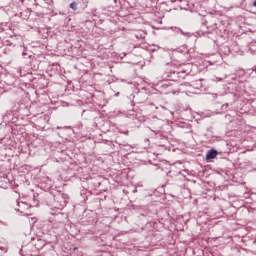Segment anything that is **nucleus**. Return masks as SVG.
<instances>
[{
  "instance_id": "1",
  "label": "nucleus",
  "mask_w": 256,
  "mask_h": 256,
  "mask_svg": "<svg viewBox=\"0 0 256 256\" xmlns=\"http://www.w3.org/2000/svg\"><path fill=\"white\" fill-rule=\"evenodd\" d=\"M217 153L218 152L215 149L208 151L206 154V161H211V159H215V157H217Z\"/></svg>"
},
{
  "instance_id": "2",
  "label": "nucleus",
  "mask_w": 256,
  "mask_h": 256,
  "mask_svg": "<svg viewBox=\"0 0 256 256\" xmlns=\"http://www.w3.org/2000/svg\"><path fill=\"white\" fill-rule=\"evenodd\" d=\"M29 219V224L30 225H35V223H37V218L35 217H31V218H28Z\"/></svg>"
},
{
  "instance_id": "3",
  "label": "nucleus",
  "mask_w": 256,
  "mask_h": 256,
  "mask_svg": "<svg viewBox=\"0 0 256 256\" xmlns=\"http://www.w3.org/2000/svg\"><path fill=\"white\" fill-rule=\"evenodd\" d=\"M70 9H72L73 11H77V2H72L70 4Z\"/></svg>"
},
{
  "instance_id": "4",
  "label": "nucleus",
  "mask_w": 256,
  "mask_h": 256,
  "mask_svg": "<svg viewBox=\"0 0 256 256\" xmlns=\"http://www.w3.org/2000/svg\"><path fill=\"white\" fill-rule=\"evenodd\" d=\"M227 107H229V104L222 105V107H221L222 111H225V109H227Z\"/></svg>"
},
{
  "instance_id": "5",
  "label": "nucleus",
  "mask_w": 256,
  "mask_h": 256,
  "mask_svg": "<svg viewBox=\"0 0 256 256\" xmlns=\"http://www.w3.org/2000/svg\"><path fill=\"white\" fill-rule=\"evenodd\" d=\"M253 7H256V0L253 2Z\"/></svg>"
}]
</instances>
